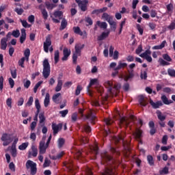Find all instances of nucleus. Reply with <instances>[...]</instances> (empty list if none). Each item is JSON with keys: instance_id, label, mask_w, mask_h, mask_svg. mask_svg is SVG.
<instances>
[{"instance_id": "obj_37", "label": "nucleus", "mask_w": 175, "mask_h": 175, "mask_svg": "<svg viewBox=\"0 0 175 175\" xmlns=\"http://www.w3.org/2000/svg\"><path fill=\"white\" fill-rule=\"evenodd\" d=\"M142 130L139 129H136L135 132L134 133V136L136 137V139H140L142 137Z\"/></svg>"}, {"instance_id": "obj_25", "label": "nucleus", "mask_w": 175, "mask_h": 175, "mask_svg": "<svg viewBox=\"0 0 175 175\" xmlns=\"http://www.w3.org/2000/svg\"><path fill=\"white\" fill-rule=\"evenodd\" d=\"M110 34V31H104L102 33L100 36H98V40H103V39H106L107 36Z\"/></svg>"}, {"instance_id": "obj_21", "label": "nucleus", "mask_w": 175, "mask_h": 175, "mask_svg": "<svg viewBox=\"0 0 175 175\" xmlns=\"http://www.w3.org/2000/svg\"><path fill=\"white\" fill-rule=\"evenodd\" d=\"M88 3V0H83L82 2L79 5L82 12H85V10H87Z\"/></svg>"}, {"instance_id": "obj_2", "label": "nucleus", "mask_w": 175, "mask_h": 175, "mask_svg": "<svg viewBox=\"0 0 175 175\" xmlns=\"http://www.w3.org/2000/svg\"><path fill=\"white\" fill-rule=\"evenodd\" d=\"M105 85L108 89L109 92L112 94V95H117V91L121 88V85L120 83H117L113 88V82L111 81H105Z\"/></svg>"}, {"instance_id": "obj_47", "label": "nucleus", "mask_w": 175, "mask_h": 175, "mask_svg": "<svg viewBox=\"0 0 175 175\" xmlns=\"http://www.w3.org/2000/svg\"><path fill=\"white\" fill-rule=\"evenodd\" d=\"M42 84H43V81H40L38 82V83L34 86V88H33L34 94H36V92H38V88H39L40 86L42 85Z\"/></svg>"}, {"instance_id": "obj_38", "label": "nucleus", "mask_w": 175, "mask_h": 175, "mask_svg": "<svg viewBox=\"0 0 175 175\" xmlns=\"http://www.w3.org/2000/svg\"><path fill=\"white\" fill-rule=\"evenodd\" d=\"M98 27L103 28V29H106L107 28V23L106 22H100V21H97L96 23Z\"/></svg>"}, {"instance_id": "obj_20", "label": "nucleus", "mask_w": 175, "mask_h": 175, "mask_svg": "<svg viewBox=\"0 0 175 175\" xmlns=\"http://www.w3.org/2000/svg\"><path fill=\"white\" fill-rule=\"evenodd\" d=\"M8 47V38H3L1 40L0 49L5 50Z\"/></svg>"}, {"instance_id": "obj_18", "label": "nucleus", "mask_w": 175, "mask_h": 175, "mask_svg": "<svg viewBox=\"0 0 175 175\" xmlns=\"http://www.w3.org/2000/svg\"><path fill=\"white\" fill-rule=\"evenodd\" d=\"M21 32L20 43L23 44L25 42V39H27V33L25 31V29H21Z\"/></svg>"}, {"instance_id": "obj_5", "label": "nucleus", "mask_w": 175, "mask_h": 175, "mask_svg": "<svg viewBox=\"0 0 175 175\" xmlns=\"http://www.w3.org/2000/svg\"><path fill=\"white\" fill-rule=\"evenodd\" d=\"M26 168L27 170H30L31 175H35L38 172V168L36 167V163L31 160H28L26 162Z\"/></svg>"}, {"instance_id": "obj_28", "label": "nucleus", "mask_w": 175, "mask_h": 175, "mask_svg": "<svg viewBox=\"0 0 175 175\" xmlns=\"http://www.w3.org/2000/svg\"><path fill=\"white\" fill-rule=\"evenodd\" d=\"M35 106H36V109H37L36 111V116H38V114H39V113H40V103L39 102V99L36 98L35 100Z\"/></svg>"}, {"instance_id": "obj_50", "label": "nucleus", "mask_w": 175, "mask_h": 175, "mask_svg": "<svg viewBox=\"0 0 175 175\" xmlns=\"http://www.w3.org/2000/svg\"><path fill=\"white\" fill-rule=\"evenodd\" d=\"M167 73L171 77H175V70L172 68L167 69Z\"/></svg>"}, {"instance_id": "obj_1", "label": "nucleus", "mask_w": 175, "mask_h": 175, "mask_svg": "<svg viewBox=\"0 0 175 175\" xmlns=\"http://www.w3.org/2000/svg\"><path fill=\"white\" fill-rule=\"evenodd\" d=\"M50 142H51V135L49 137L48 140L46 143V135L42 137V140L40 142L39 150L40 154H46V150L49 147V144H50Z\"/></svg>"}, {"instance_id": "obj_8", "label": "nucleus", "mask_w": 175, "mask_h": 175, "mask_svg": "<svg viewBox=\"0 0 175 175\" xmlns=\"http://www.w3.org/2000/svg\"><path fill=\"white\" fill-rule=\"evenodd\" d=\"M73 31L75 33H77V35H79L80 36H82L83 39H87V32H85V31H82L81 29H80V27H74Z\"/></svg>"}, {"instance_id": "obj_64", "label": "nucleus", "mask_w": 175, "mask_h": 175, "mask_svg": "<svg viewBox=\"0 0 175 175\" xmlns=\"http://www.w3.org/2000/svg\"><path fill=\"white\" fill-rule=\"evenodd\" d=\"M64 157V152H60L56 156L53 157V159H59V158H62Z\"/></svg>"}, {"instance_id": "obj_33", "label": "nucleus", "mask_w": 175, "mask_h": 175, "mask_svg": "<svg viewBox=\"0 0 175 175\" xmlns=\"http://www.w3.org/2000/svg\"><path fill=\"white\" fill-rule=\"evenodd\" d=\"M24 55L25 57L23 58H25L26 61L28 62V61H29V55H31V51L29 49H26L25 50Z\"/></svg>"}, {"instance_id": "obj_13", "label": "nucleus", "mask_w": 175, "mask_h": 175, "mask_svg": "<svg viewBox=\"0 0 175 175\" xmlns=\"http://www.w3.org/2000/svg\"><path fill=\"white\" fill-rule=\"evenodd\" d=\"M85 120H89L92 124H95L96 116L92 112H90L88 116H85Z\"/></svg>"}, {"instance_id": "obj_11", "label": "nucleus", "mask_w": 175, "mask_h": 175, "mask_svg": "<svg viewBox=\"0 0 175 175\" xmlns=\"http://www.w3.org/2000/svg\"><path fill=\"white\" fill-rule=\"evenodd\" d=\"M100 175H116L113 166L110 165L105 169L104 172H102Z\"/></svg>"}, {"instance_id": "obj_16", "label": "nucleus", "mask_w": 175, "mask_h": 175, "mask_svg": "<svg viewBox=\"0 0 175 175\" xmlns=\"http://www.w3.org/2000/svg\"><path fill=\"white\" fill-rule=\"evenodd\" d=\"M129 75H120V79H124V81H128V80H129V79H132V77H133V70H129Z\"/></svg>"}, {"instance_id": "obj_10", "label": "nucleus", "mask_w": 175, "mask_h": 175, "mask_svg": "<svg viewBox=\"0 0 175 175\" xmlns=\"http://www.w3.org/2000/svg\"><path fill=\"white\" fill-rule=\"evenodd\" d=\"M107 161L109 162V165H111V163H113L114 162L113 161V159L111 158V157H110V155H109V154L105 153L102 155L101 163H105V162H107Z\"/></svg>"}, {"instance_id": "obj_27", "label": "nucleus", "mask_w": 175, "mask_h": 175, "mask_svg": "<svg viewBox=\"0 0 175 175\" xmlns=\"http://www.w3.org/2000/svg\"><path fill=\"white\" fill-rule=\"evenodd\" d=\"M106 10H107V7H104V8H103L101 9L93 10L92 14H99L100 13H103V12H106Z\"/></svg>"}, {"instance_id": "obj_52", "label": "nucleus", "mask_w": 175, "mask_h": 175, "mask_svg": "<svg viewBox=\"0 0 175 175\" xmlns=\"http://www.w3.org/2000/svg\"><path fill=\"white\" fill-rule=\"evenodd\" d=\"M90 150L92 151H94V154H98V144H95L94 146H92L90 148Z\"/></svg>"}, {"instance_id": "obj_41", "label": "nucleus", "mask_w": 175, "mask_h": 175, "mask_svg": "<svg viewBox=\"0 0 175 175\" xmlns=\"http://www.w3.org/2000/svg\"><path fill=\"white\" fill-rule=\"evenodd\" d=\"M30 155H32V157H37L38 155V148L35 146L31 147V152H30Z\"/></svg>"}, {"instance_id": "obj_42", "label": "nucleus", "mask_w": 175, "mask_h": 175, "mask_svg": "<svg viewBox=\"0 0 175 175\" xmlns=\"http://www.w3.org/2000/svg\"><path fill=\"white\" fill-rule=\"evenodd\" d=\"M109 25H111V29L116 31L117 29V23H116L113 19L109 23Z\"/></svg>"}, {"instance_id": "obj_31", "label": "nucleus", "mask_w": 175, "mask_h": 175, "mask_svg": "<svg viewBox=\"0 0 175 175\" xmlns=\"http://www.w3.org/2000/svg\"><path fill=\"white\" fill-rule=\"evenodd\" d=\"M61 97V93H57L53 96V100L55 103H59V98Z\"/></svg>"}, {"instance_id": "obj_19", "label": "nucleus", "mask_w": 175, "mask_h": 175, "mask_svg": "<svg viewBox=\"0 0 175 175\" xmlns=\"http://www.w3.org/2000/svg\"><path fill=\"white\" fill-rule=\"evenodd\" d=\"M139 105L143 107L147 106V98L144 97V96H139L138 98Z\"/></svg>"}, {"instance_id": "obj_40", "label": "nucleus", "mask_w": 175, "mask_h": 175, "mask_svg": "<svg viewBox=\"0 0 175 175\" xmlns=\"http://www.w3.org/2000/svg\"><path fill=\"white\" fill-rule=\"evenodd\" d=\"M149 55H151V51L148 49L144 53L140 54L139 57H141V58H146V57H148Z\"/></svg>"}, {"instance_id": "obj_44", "label": "nucleus", "mask_w": 175, "mask_h": 175, "mask_svg": "<svg viewBox=\"0 0 175 175\" xmlns=\"http://www.w3.org/2000/svg\"><path fill=\"white\" fill-rule=\"evenodd\" d=\"M55 64H57L59 61V51H55Z\"/></svg>"}, {"instance_id": "obj_15", "label": "nucleus", "mask_w": 175, "mask_h": 175, "mask_svg": "<svg viewBox=\"0 0 175 175\" xmlns=\"http://www.w3.org/2000/svg\"><path fill=\"white\" fill-rule=\"evenodd\" d=\"M150 104L153 107V109H159L161 106H163L162 101H157L156 103L154 102L152 100H150Z\"/></svg>"}, {"instance_id": "obj_9", "label": "nucleus", "mask_w": 175, "mask_h": 175, "mask_svg": "<svg viewBox=\"0 0 175 175\" xmlns=\"http://www.w3.org/2000/svg\"><path fill=\"white\" fill-rule=\"evenodd\" d=\"M51 46V37L48 36L46 38V41L44 42V51L45 53H49V47Z\"/></svg>"}, {"instance_id": "obj_3", "label": "nucleus", "mask_w": 175, "mask_h": 175, "mask_svg": "<svg viewBox=\"0 0 175 175\" xmlns=\"http://www.w3.org/2000/svg\"><path fill=\"white\" fill-rule=\"evenodd\" d=\"M75 49V51L73 53L72 61L74 64H76L77 62V57H80V55H81V50L84 49V44H77Z\"/></svg>"}, {"instance_id": "obj_6", "label": "nucleus", "mask_w": 175, "mask_h": 175, "mask_svg": "<svg viewBox=\"0 0 175 175\" xmlns=\"http://www.w3.org/2000/svg\"><path fill=\"white\" fill-rule=\"evenodd\" d=\"M43 71L42 75L44 79H47L50 76V63H49V59H45L43 62Z\"/></svg>"}, {"instance_id": "obj_7", "label": "nucleus", "mask_w": 175, "mask_h": 175, "mask_svg": "<svg viewBox=\"0 0 175 175\" xmlns=\"http://www.w3.org/2000/svg\"><path fill=\"white\" fill-rule=\"evenodd\" d=\"M64 12H62V11H55L53 14L51 15V18H52L53 23L58 24L59 23V20H61V16H62Z\"/></svg>"}, {"instance_id": "obj_46", "label": "nucleus", "mask_w": 175, "mask_h": 175, "mask_svg": "<svg viewBox=\"0 0 175 175\" xmlns=\"http://www.w3.org/2000/svg\"><path fill=\"white\" fill-rule=\"evenodd\" d=\"M11 154L14 158H16L17 157V149H16V146H14L12 147L11 149Z\"/></svg>"}, {"instance_id": "obj_17", "label": "nucleus", "mask_w": 175, "mask_h": 175, "mask_svg": "<svg viewBox=\"0 0 175 175\" xmlns=\"http://www.w3.org/2000/svg\"><path fill=\"white\" fill-rule=\"evenodd\" d=\"M120 126H128L129 125V120L124 117L120 118Z\"/></svg>"}, {"instance_id": "obj_12", "label": "nucleus", "mask_w": 175, "mask_h": 175, "mask_svg": "<svg viewBox=\"0 0 175 175\" xmlns=\"http://www.w3.org/2000/svg\"><path fill=\"white\" fill-rule=\"evenodd\" d=\"M62 129V124H55L53 123L52 124V129L53 131V135H57L58 132H59L60 129Z\"/></svg>"}, {"instance_id": "obj_56", "label": "nucleus", "mask_w": 175, "mask_h": 175, "mask_svg": "<svg viewBox=\"0 0 175 175\" xmlns=\"http://www.w3.org/2000/svg\"><path fill=\"white\" fill-rule=\"evenodd\" d=\"M105 122L106 125H111L114 122V120L111 118H105Z\"/></svg>"}, {"instance_id": "obj_57", "label": "nucleus", "mask_w": 175, "mask_h": 175, "mask_svg": "<svg viewBox=\"0 0 175 175\" xmlns=\"http://www.w3.org/2000/svg\"><path fill=\"white\" fill-rule=\"evenodd\" d=\"M12 35L14 38H18L20 36V30H14Z\"/></svg>"}, {"instance_id": "obj_29", "label": "nucleus", "mask_w": 175, "mask_h": 175, "mask_svg": "<svg viewBox=\"0 0 175 175\" xmlns=\"http://www.w3.org/2000/svg\"><path fill=\"white\" fill-rule=\"evenodd\" d=\"M68 26V21H66V19L63 18L62 22H61V26H60V31H64V29H65V28H66V27Z\"/></svg>"}, {"instance_id": "obj_23", "label": "nucleus", "mask_w": 175, "mask_h": 175, "mask_svg": "<svg viewBox=\"0 0 175 175\" xmlns=\"http://www.w3.org/2000/svg\"><path fill=\"white\" fill-rule=\"evenodd\" d=\"M49 105H50V94L46 93L44 100V106L48 107Z\"/></svg>"}, {"instance_id": "obj_35", "label": "nucleus", "mask_w": 175, "mask_h": 175, "mask_svg": "<svg viewBox=\"0 0 175 175\" xmlns=\"http://www.w3.org/2000/svg\"><path fill=\"white\" fill-rule=\"evenodd\" d=\"M72 152H74L75 154V157L79 159L80 158V155H81V150H79V149L76 148H73Z\"/></svg>"}, {"instance_id": "obj_36", "label": "nucleus", "mask_w": 175, "mask_h": 175, "mask_svg": "<svg viewBox=\"0 0 175 175\" xmlns=\"http://www.w3.org/2000/svg\"><path fill=\"white\" fill-rule=\"evenodd\" d=\"M28 146H29V142L23 143L21 145L18 146V150H20L21 151H24V150H27Z\"/></svg>"}, {"instance_id": "obj_24", "label": "nucleus", "mask_w": 175, "mask_h": 175, "mask_svg": "<svg viewBox=\"0 0 175 175\" xmlns=\"http://www.w3.org/2000/svg\"><path fill=\"white\" fill-rule=\"evenodd\" d=\"M165 46H166V40L163 41L160 45L153 46L152 50H162Z\"/></svg>"}, {"instance_id": "obj_60", "label": "nucleus", "mask_w": 175, "mask_h": 175, "mask_svg": "<svg viewBox=\"0 0 175 175\" xmlns=\"http://www.w3.org/2000/svg\"><path fill=\"white\" fill-rule=\"evenodd\" d=\"M163 58L165 61H167V62H172V58L167 54H163Z\"/></svg>"}, {"instance_id": "obj_63", "label": "nucleus", "mask_w": 175, "mask_h": 175, "mask_svg": "<svg viewBox=\"0 0 175 175\" xmlns=\"http://www.w3.org/2000/svg\"><path fill=\"white\" fill-rule=\"evenodd\" d=\"M168 29H170L171 31H173V29H175V21H172L170 25L167 27Z\"/></svg>"}, {"instance_id": "obj_34", "label": "nucleus", "mask_w": 175, "mask_h": 175, "mask_svg": "<svg viewBox=\"0 0 175 175\" xmlns=\"http://www.w3.org/2000/svg\"><path fill=\"white\" fill-rule=\"evenodd\" d=\"M127 65L128 64L126 63L119 62L118 66L116 68H114V70H120V69H122V68H126Z\"/></svg>"}, {"instance_id": "obj_22", "label": "nucleus", "mask_w": 175, "mask_h": 175, "mask_svg": "<svg viewBox=\"0 0 175 175\" xmlns=\"http://www.w3.org/2000/svg\"><path fill=\"white\" fill-rule=\"evenodd\" d=\"M103 20H105V21H107V23H109L110 21H112L113 16H110L107 13H104L102 16Z\"/></svg>"}, {"instance_id": "obj_14", "label": "nucleus", "mask_w": 175, "mask_h": 175, "mask_svg": "<svg viewBox=\"0 0 175 175\" xmlns=\"http://www.w3.org/2000/svg\"><path fill=\"white\" fill-rule=\"evenodd\" d=\"M70 49H68V48H64L63 50L64 56L62 57V60L68 61V58L69 57V55H70Z\"/></svg>"}, {"instance_id": "obj_30", "label": "nucleus", "mask_w": 175, "mask_h": 175, "mask_svg": "<svg viewBox=\"0 0 175 175\" xmlns=\"http://www.w3.org/2000/svg\"><path fill=\"white\" fill-rule=\"evenodd\" d=\"M45 6H46V9H48V10H53L54 8L57 7V5L54 3H51L50 2L46 1L45 2Z\"/></svg>"}, {"instance_id": "obj_58", "label": "nucleus", "mask_w": 175, "mask_h": 175, "mask_svg": "<svg viewBox=\"0 0 175 175\" xmlns=\"http://www.w3.org/2000/svg\"><path fill=\"white\" fill-rule=\"evenodd\" d=\"M77 117H78L77 113H72L71 116L72 122H76L77 121Z\"/></svg>"}, {"instance_id": "obj_39", "label": "nucleus", "mask_w": 175, "mask_h": 175, "mask_svg": "<svg viewBox=\"0 0 175 175\" xmlns=\"http://www.w3.org/2000/svg\"><path fill=\"white\" fill-rule=\"evenodd\" d=\"M161 100L163 101L164 105H170V103H172V100H169L167 99V97H166V96L163 95L161 96Z\"/></svg>"}, {"instance_id": "obj_43", "label": "nucleus", "mask_w": 175, "mask_h": 175, "mask_svg": "<svg viewBox=\"0 0 175 175\" xmlns=\"http://www.w3.org/2000/svg\"><path fill=\"white\" fill-rule=\"evenodd\" d=\"M140 78L142 79V80L147 79V70L141 71Z\"/></svg>"}, {"instance_id": "obj_26", "label": "nucleus", "mask_w": 175, "mask_h": 175, "mask_svg": "<svg viewBox=\"0 0 175 175\" xmlns=\"http://www.w3.org/2000/svg\"><path fill=\"white\" fill-rule=\"evenodd\" d=\"M156 114L159 121H165V120H166V116L162 114V112H161V111H157Z\"/></svg>"}, {"instance_id": "obj_45", "label": "nucleus", "mask_w": 175, "mask_h": 175, "mask_svg": "<svg viewBox=\"0 0 175 175\" xmlns=\"http://www.w3.org/2000/svg\"><path fill=\"white\" fill-rule=\"evenodd\" d=\"M96 83H98V79H91L90 84L88 86V91H90V88L92 87V85H94V84H96Z\"/></svg>"}, {"instance_id": "obj_4", "label": "nucleus", "mask_w": 175, "mask_h": 175, "mask_svg": "<svg viewBox=\"0 0 175 175\" xmlns=\"http://www.w3.org/2000/svg\"><path fill=\"white\" fill-rule=\"evenodd\" d=\"M1 140L3 142V146L6 147V146H9L13 142V137L10 133H3L1 135Z\"/></svg>"}, {"instance_id": "obj_61", "label": "nucleus", "mask_w": 175, "mask_h": 175, "mask_svg": "<svg viewBox=\"0 0 175 175\" xmlns=\"http://www.w3.org/2000/svg\"><path fill=\"white\" fill-rule=\"evenodd\" d=\"M69 113V111L68 109H65L63 111H59V114H61L62 117L65 118L66 117V115Z\"/></svg>"}, {"instance_id": "obj_53", "label": "nucleus", "mask_w": 175, "mask_h": 175, "mask_svg": "<svg viewBox=\"0 0 175 175\" xmlns=\"http://www.w3.org/2000/svg\"><path fill=\"white\" fill-rule=\"evenodd\" d=\"M41 13L42 14L43 18H44L45 20H47V18H49V13L47 12V10H43L42 11H41Z\"/></svg>"}, {"instance_id": "obj_62", "label": "nucleus", "mask_w": 175, "mask_h": 175, "mask_svg": "<svg viewBox=\"0 0 175 175\" xmlns=\"http://www.w3.org/2000/svg\"><path fill=\"white\" fill-rule=\"evenodd\" d=\"M28 21L29 23H31V24H33L35 23V16L34 15L29 16Z\"/></svg>"}, {"instance_id": "obj_49", "label": "nucleus", "mask_w": 175, "mask_h": 175, "mask_svg": "<svg viewBox=\"0 0 175 175\" xmlns=\"http://www.w3.org/2000/svg\"><path fill=\"white\" fill-rule=\"evenodd\" d=\"M21 23L24 28H31V25L28 24L25 20H21Z\"/></svg>"}, {"instance_id": "obj_59", "label": "nucleus", "mask_w": 175, "mask_h": 175, "mask_svg": "<svg viewBox=\"0 0 175 175\" xmlns=\"http://www.w3.org/2000/svg\"><path fill=\"white\" fill-rule=\"evenodd\" d=\"M27 61L25 57H22L19 61H18V65L19 66H21V68H24V62Z\"/></svg>"}, {"instance_id": "obj_51", "label": "nucleus", "mask_w": 175, "mask_h": 175, "mask_svg": "<svg viewBox=\"0 0 175 175\" xmlns=\"http://www.w3.org/2000/svg\"><path fill=\"white\" fill-rule=\"evenodd\" d=\"M57 144L59 148H61V147H62V146L65 144V139H64L63 138H59L57 141Z\"/></svg>"}, {"instance_id": "obj_55", "label": "nucleus", "mask_w": 175, "mask_h": 175, "mask_svg": "<svg viewBox=\"0 0 175 175\" xmlns=\"http://www.w3.org/2000/svg\"><path fill=\"white\" fill-rule=\"evenodd\" d=\"M147 159L149 165H150V166H152V165H154V159L152 158V156L148 155L147 157Z\"/></svg>"}, {"instance_id": "obj_32", "label": "nucleus", "mask_w": 175, "mask_h": 175, "mask_svg": "<svg viewBox=\"0 0 175 175\" xmlns=\"http://www.w3.org/2000/svg\"><path fill=\"white\" fill-rule=\"evenodd\" d=\"M61 90H62V80L59 79L57 81V85L55 89L56 92H59V91H61Z\"/></svg>"}, {"instance_id": "obj_54", "label": "nucleus", "mask_w": 175, "mask_h": 175, "mask_svg": "<svg viewBox=\"0 0 175 175\" xmlns=\"http://www.w3.org/2000/svg\"><path fill=\"white\" fill-rule=\"evenodd\" d=\"M39 118H40V124H43V122L46 121V117H44V115L42 113L39 114Z\"/></svg>"}, {"instance_id": "obj_48", "label": "nucleus", "mask_w": 175, "mask_h": 175, "mask_svg": "<svg viewBox=\"0 0 175 175\" xmlns=\"http://www.w3.org/2000/svg\"><path fill=\"white\" fill-rule=\"evenodd\" d=\"M159 62L161 65H162L163 66H166L168 65H170V64H169V62L165 61L162 58H159Z\"/></svg>"}]
</instances>
